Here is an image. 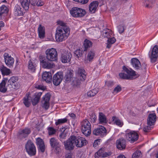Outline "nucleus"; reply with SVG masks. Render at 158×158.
Here are the masks:
<instances>
[{"mask_svg": "<svg viewBox=\"0 0 158 158\" xmlns=\"http://www.w3.org/2000/svg\"><path fill=\"white\" fill-rule=\"evenodd\" d=\"M86 142L87 141L84 138L72 135L64 142V144L66 150L71 151L73 149L75 146L81 148L86 145Z\"/></svg>", "mask_w": 158, "mask_h": 158, "instance_id": "nucleus-1", "label": "nucleus"}, {"mask_svg": "<svg viewBox=\"0 0 158 158\" xmlns=\"http://www.w3.org/2000/svg\"><path fill=\"white\" fill-rule=\"evenodd\" d=\"M59 26L58 27L55 34V38L57 42H62L66 39L69 36L70 30L69 27L61 21H57Z\"/></svg>", "mask_w": 158, "mask_h": 158, "instance_id": "nucleus-2", "label": "nucleus"}, {"mask_svg": "<svg viewBox=\"0 0 158 158\" xmlns=\"http://www.w3.org/2000/svg\"><path fill=\"white\" fill-rule=\"evenodd\" d=\"M77 77L74 78L73 80V84L75 86L80 85L81 81H84L86 77L85 70L82 68H79L77 72Z\"/></svg>", "mask_w": 158, "mask_h": 158, "instance_id": "nucleus-3", "label": "nucleus"}, {"mask_svg": "<svg viewBox=\"0 0 158 158\" xmlns=\"http://www.w3.org/2000/svg\"><path fill=\"white\" fill-rule=\"evenodd\" d=\"M45 54L46 58L49 61H55L57 60V53L55 48L48 49L45 52Z\"/></svg>", "mask_w": 158, "mask_h": 158, "instance_id": "nucleus-4", "label": "nucleus"}, {"mask_svg": "<svg viewBox=\"0 0 158 158\" xmlns=\"http://www.w3.org/2000/svg\"><path fill=\"white\" fill-rule=\"evenodd\" d=\"M81 131L85 136L89 135L91 132V127L90 123L87 119H85L81 122Z\"/></svg>", "mask_w": 158, "mask_h": 158, "instance_id": "nucleus-5", "label": "nucleus"}, {"mask_svg": "<svg viewBox=\"0 0 158 158\" xmlns=\"http://www.w3.org/2000/svg\"><path fill=\"white\" fill-rule=\"evenodd\" d=\"M125 136L126 139L131 143L136 141L139 137L137 132L134 131H127Z\"/></svg>", "mask_w": 158, "mask_h": 158, "instance_id": "nucleus-6", "label": "nucleus"}, {"mask_svg": "<svg viewBox=\"0 0 158 158\" xmlns=\"http://www.w3.org/2000/svg\"><path fill=\"white\" fill-rule=\"evenodd\" d=\"M27 152L31 156H35L36 153V147L33 143L30 140H28L25 145Z\"/></svg>", "mask_w": 158, "mask_h": 158, "instance_id": "nucleus-7", "label": "nucleus"}, {"mask_svg": "<svg viewBox=\"0 0 158 158\" xmlns=\"http://www.w3.org/2000/svg\"><path fill=\"white\" fill-rule=\"evenodd\" d=\"M71 15L75 17H81L84 16L86 14L85 10L82 9L75 7L73 8L70 10Z\"/></svg>", "mask_w": 158, "mask_h": 158, "instance_id": "nucleus-8", "label": "nucleus"}, {"mask_svg": "<svg viewBox=\"0 0 158 158\" xmlns=\"http://www.w3.org/2000/svg\"><path fill=\"white\" fill-rule=\"evenodd\" d=\"M40 65L44 68L51 69L53 67V63L48 61V60L44 56H40Z\"/></svg>", "mask_w": 158, "mask_h": 158, "instance_id": "nucleus-9", "label": "nucleus"}, {"mask_svg": "<svg viewBox=\"0 0 158 158\" xmlns=\"http://www.w3.org/2000/svg\"><path fill=\"white\" fill-rule=\"evenodd\" d=\"M63 74L62 72H58L55 74L52 78V82L54 85L57 86L60 85L63 79Z\"/></svg>", "mask_w": 158, "mask_h": 158, "instance_id": "nucleus-10", "label": "nucleus"}, {"mask_svg": "<svg viewBox=\"0 0 158 158\" xmlns=\"http://www.w3.org/2000/svg\"><path fill=\"white\" fill-rule=\"evenodd\" d=\"M106 130L104 127L102 126H99L94 129L93 133L95 135L103 137L106 135Z\"/></svg>", "mask_w": 158, "mask_h": 158, "instance_id": "nucleus-11", "label": "nucleus"}, {"mask_svg": "<svg viewBox=\"0 0 158 158\" xmlns=\"http://www.w3.org/2000/svg\"><path fill=\"white\" fill-rule=\"evenodd\" d=\"M50 97V94L47 93L43 97V100L42 101V106L46 110L48 109L49 107V101Z\"/></svg>", "mask_w": 158, "mask_h": 158, "instance_id": "nucleus-12", "label": "nucleus"}, {"mask_svg": "<svg viewBox=\"0 0 158 158\" xmlns=\"http://www.w3.org/2000/svg\"><path fill=\"white\" fill-rule=\"evenodd\" d=\"M4 57L6 65L9 67H12L14 62V59L11 56H9V54L6 53H5Z\"/></svg>", "mask_w": 158, "mask_h": 158, "instance_id": "nucleus-13", "label": "nucleus"}, {"mask_svg": "<svg viewBox=\"0 0 158 158\" xmlns=\"http://www.w3.org/2000/svg\"><path fill=\"white\" fill-rule=\"evenodd\" d=\"M18 80V77H12L8 80V85L10 88L13 89L17 88L18 86L17 81Z\"/></svg>", "mask_w": 158, "mask_h": 158, "instance_id": "nucleus-14", "label": "nucleus"}, {"mask_svg": "<svg viewBox=\"0 0 158 158\" xmlns=\"http://www.w3.org/2000/svg\"><path fill=\"white\" fill-rule=\"evenodd\" d=\"M109 154L105 151V148H101L95 154V158H102L108 156Z\"/></svg>", "mask_w": 158, "mask_h": 158, "instance_id": "nucleus-15", "label": "nucleus"}, {"mask_svg": "<svg viewBox=\"0 0 158 158\" xmlns=\"http://www.w3.org/2000/svg\"><path fill=\"white\" fill-rule=\"evenodd\" d=\"M117 147L118 149L122 150L125 149L126 146V141L123 138H120L116 141Z\"/></svg>", "mask_w": 158, "mask_h": 158, "instance_id": "nucleus-16", "label": "nucleus"}, {"mask_svg": "<svg viewBox=\"0 0 158 158\" xmlns=\"http://www.w3.org/2000/svg\"><path fill=\"white\" fill-rule=\"evenodd\" d=\"M30 130L28 128H25L20 131L18 133V137L21 139L27 137L31 133Z\"/></svg>", "mask_w": 158, "mask_h": 158, "instance_id": "nucleus-17", "label": "nucleus"}, {"mask_svg": "<svg viewBox=\"0 0 158 158\" xmlns=\"http://www.w3.org/2000/svg\"><path fill=\"white\" fill-rule=\"evenodd\" d=\"M158 56V48L157 46L155 45L152 49L151 56L150 57L151 61L152 63L155 62Z\"/></svg>", "mask_w": 158, "mask_h": 158, "instance_id": "nucleus-18", "label": "nucleus"}, {"mask_svg": "<svg viewBox=\"0 0 158 158\" xmlns=\"http://www.w3.org/2000/svg\"><path fill=\"white\" fill-rule=\"evenodd\" d=\"M123 69L125 73H126L129 79H131L133 77L135 76V72L131 69H128L125 66L123 67Z\"/></svg>", "mask_w": 158, "mask_h": 158, "instance_id": "nucleus-19", "label": "nucleus"}, {"mask_svg": "<svg viewBox=\"0 0 158 158\" xmlns=\"http://www.w3.org/2000/svg\"><path fill=\"white\" fill-rule=\"evenodd\" d=\"M156 120V116L155 113L150 114L147 119V124L148 125L152 126L154 124Z\"/></svg>", "mask_w": 158, "mask_h": 158, "instance_id": "nucleus-20", "label": "nucleus"}, {"mask_svg": "<svg viewBox=\"0 0 158 158\" xmlns=\"http://www.w3.org/2000/svg\"><path fill=\"white\" fill-rule=\"evenodd\" d=\"M50 143L52 147L55 148L56 150L60 149V145L58 140L54 138H52L50 140Z\"/></svg>", "mask_w": 158, "mask_h": 158, "instance_id": "nucleus-21", "label": "nucleus"}, {"mask_svg": "<svg viewBox=\"0 0 158 158\" xmlns=\"http://www.w3.org/2000/svg\"><path fill=\"white\" fill-rule=\"evenodd\" d=\"M72 57V55L70 53H65L62 55L60 59L63 63H68L70 61Z\"/></svg>", "mask_w": 158, "mask_h": 158, "instance_id": "nucleus-22", "label": "nucleus"}, {"mask_svg": "<svg viewBox=\"0 0 158 158\" xmlns=\"http://www.w3.org/2000/svg\"><path fill=\"white\" fill-rule=\"evenodd\" d=\"M131 64L134 69L136 70L140 69L141 65L139 61L136 58H133L131 60Z\"/></svg>", "mask_w": 158, "mask_h": 158, "instance_id": "nucleus-23", "label": "nucleus"}, {"mask_svg": "<svg viewBox=\"0 0 158 158\" xmlns=\"http://www.w3.org/2000/svg\"><path fill=\"white\" fill-rule=\"evenodd\" d=\"M43 80L46 82L49 83L51 82L52 80V76L51 72H44L42 75Z\"/></svg>", "mask_w": 158, "mask_h": 158, "instance_id": "nucleus-24", "label": "nucleus"}, {"mask_svg": "<svg viewBox=\"0 0 158 158\" xmlns=\"http://www.w3.org/2000/svg\"><path fill=\"white\" fill-rule=\"evenodd\" d=\"M37 61L36 60H30L28 63V68L29 70L32 72H34L37 66Z\"/></svg>", "mask_w": 158, "mask_h": 158, "instance_id": "nucleus-25", "label": "nucleus"}, {"mask_svg": "<svg viewBox=\"0 0 158 158\" xmlns=\"http://www.w3.org/2000/svg\"><path fill=\"white\" fill-rule=\"evenodd\" d=\"M36 143L38 146L39 150L42 152H44L45 151V146L43 140L40 138L36 139Z\"/></svg>", "mask_w": 158, "mask_h": 158, "instance_id": "nucleus-26", "label": "nucleus"}, {"mask_svg": "<svg viewBox=\"0 0 158 158\" xmlns=\"http://www.w3.org/2000/svg\"><path fill=\"white\" fill-rule=\"evenodd\" d=\"M158 0H146L144 2V6L145 7L151 8L156 3L158 5Z\"/></svg>", "mask_w": 158, "mask_h": 158, "instance_id": "nucleus-27", "label": "nucleus"}, {"mask_svg": "<svg viewBox=\"0 0 158 158\" xmlns=\"http://www.w3.org/2000/svg\"><path fill=\"white\" fill-rule=\"evenodd\" d=\"M98 5V3L97 1H94L91 2L89 6V9L90 12L92 13H95Z\"/></svg>", "mask_w": 158, "mask_h": 158, "instance_id": "nucleus-28", "label": "nucleus"}, {"mask_svg": "<svg viewBox=\"0 0 158 158\" xmlns=\"http://www.w3.org/2000/svg\"><path fill=\"white\" fill-rule=\"evenodd\" d=\"M14 14L15 16H22L23 15V12L21 7L16 5L14 8Z\"/></svg>", "mask_w": 158, "mask_h": 158, "instance_id": "nucleus-29", "label": "nucleus"}, {"mask_svg": "<svg viewBox=\"0 0 158 158\" xmlns=\"http://www.w3.org/2000/svg\"><path fill=\"white\" fill-rule=\"evenodd\" d=\"M99 120L100 123L102 125L106 124L108 122L106 116L102 112L99 113Z\"/></svg>", "mask_w": 158, "mask_h": 158, "instance_id": "nucleus-30", "label": "nucleus"}, {"mask_svg": "<svg viewBox=\"0 0 158 158\" xmlns=\"http://www.w3.org/2000/svg\"><path fill=\"white\" fill-rule=\"evenodd\" d=\"M92 45V43L90 40L86 39L84 42L83 47L84 51H86Z\"/></svg>", "mask_w": 158, "mask_h": 158, "instance_id": "nucleus-31", "label": "nucleus"}, {"mask_svg": "<svg viewBox=\"0 0 158 158\" xmlns=\"http://www.w3.org/2000/svg\"><path fill=\"white\" fill-rule=\"evenodd\" d=\"M38 30L39 37L41 39L44 38L45 35V28L44 27L42 26L41 24H40Z\"/></svg>", "mask_w": 158, "mask_h": 158, "instance_id": "nucleus-32", "label": "nucleus"}, {"mask_svg": "<svg viewBox=\"0 0 158 158\" xmlns=\"http://www.w3.org/2000/svg\"><path fill=\"white\" fill-rule=\"evenodd\" d=\"M23 100V102L25 105L27 107H29L31 104V97L28 95L24 98Z\"/></svg>", "mask_w": 158, "mask_h": 158, "instance_id": "nucleus-33", "label": "nucleus"}, {"mask_svg": "<svg viewBox=\"0 0 158 158\" xmlns=\"http://www.w3.org/2000/svg\"><path fill=\"white\" fill-rule=\"evenodd\" d=\"M30 3V0H23L21 2V5L25 10H28L29 8Z\"/></svg>", "mask_w": 158, "mask_h": 158, "instance_id": "nucleus-34", "label": "nucleus"}, {"mask_svg": "<svg viewBox=\"0 0 158 158\" xmlns=\"http://www.w3.org/2000/svg\"><path fill=\"white\" fill-rule=\"evenodd\" d=\"M0 69L3 75H8L10 73V69L3 66H1Z\"/></svg>", "mask_w": 158, "mask_h": 158, "instance_id": "nucleus-35", "label": "nucleus"}, {"mask_svg": "<svg viewBox=\"0 0 158 158\" xmlns=\"http://www.w3.org/2000/svg\"><path fill=\"white\" fill-rule=\"evenodd\" d=\"M112 119L116 125L119 127H122L123 125V122L116 117H113Z\"/></svg>", "mask_w": 158, "mask_h": 158, "instance_id": "nucleus-36", "label": "nucleus"}, {"mask_svg": "<svg viewBox=\"0 0 158 158\" xmlns=\"http://www.w3.org/2000/svg\"><path fill=\"white\" fill-rule=\"evenodd\" d=\"M108 39L106 47L109 48L111 47L112 44L115 42L116 39L114 37H112L108 38Z\"/></svg>", "mask_w": 158, "mask_h": 158, "instance_id": "nucleus-37", "label": "nucleus"}, {"mask_svg": "<svg viewBox=\"0 0 158 158\" xmlns=\"http://www.w3.org/2000/svg\"><path fill=\"white\" fill-rule=\"evenodd\" d=\"M103 35L104 37L107 38L110 37L112 36V31L109 29H107L103 33Z\"/></svg>", "mask_w": 158, "mask_h": 158, "instance_id": "nucleus-38", "label": "nucleus"}, {"mask_svg": "<svg viewBox=\"0 0 158 158\" xmlns=\"http://www.w3.org/2000/svg\"><path fill=\"white\" fill-rule=\"evenodd\" d=\"M6 82L4 80H3L0 83V91L3 93H5L7 90V88L6 87Z\"/></svg>", "mask_w": 158, "mask_h": 158, "instance_id": "nucleus-39", "label": "nucleus"}, {"mask_svg": "<svg viewBox=\"0 0 158 158\" xmlns=\"http://www.w3.org/2000/svg\"><path fill=\"white\" fill-rule=\"evenodd\" d=\"M98 89H95L88 92L87 93V95L89 97H93L98 93Z\"/></svg>", "mask_w": 158, "mask_h": 158, "instance_id": "nucleus-40", "label": "nucleus"}, {"mask_svg": "<svg viewBox=\"0 0 158 158\" xmlns=\"http://www.w3.org/2000/svg\"><path fill=\"white\" fill-rule=\"evenodd\" d=\"M95 52L93 50H91L89 52L87 56V57L88 60L89 61L92 60L95 56Z\"/></svg>", "mask_w": 158, "mask_h": 158, "instance_id": "nucleus-41", "label": "nucleus"}, {"mask_svg": "<svg viewBox=\"0 0 158 158\" xmlns=\"http://www.w3.org/2000/svg\"><path fill=\"white\" fill-rule=\"evenodd\" d=\"M8 11L7 8L5 5H2L0 7V16L4 13H7Z\"/></svg>", "mask_w": 158, "mask_h": 158, "instance_id": "nucleus-42", "label": "nucleus"}, {"mask_svg": "<svg viewBox=\"0 0 158 158\" xmlns=\"http://www.w3.org/2000/svg\"><path fill=\"white\" fill-rule=\"evenodd\" d=\"M142 156V153L139 150H137L132 155V158H139Z\"/></svg>", "mask_w": 158, "mask_h": 158, "instance_id": "nucleus-43", "label": "nucleus"}, {"mask_svg": "<svg viewBox=\"0 0 158 158\" xmlns=\"http://www.w3.org/2000/svg\"><path fill=\"white\" fill-rule=\"evenodd\" d=\"M72 76V73L69 71L66 73L64 77V78L66 81H69L71 80Z\"/></svg>", "mask_w": 158, "mask_h": 158, "instance_id": "nucleus-44", "label": "nucleus"}, {"mask_svg": "<svg viewBox=\"0 0 158 158\" xmlns=\"http://www.w3.org/2000/svg\"><path fill=\"white\" fill-rule=\"evenodd\" d=\"M48 133L49 135H52L55 134L56 130L54 128L49 127L48 128Z\"/></svg>", "mask_w": 158, "mask_h": 158, "instance_id": "nucleus-45", "label": "nucleus"}, {"mask_svg": "<svg viewBox=\"0 0 158 158\" xmlns=\"http://www.w3.org/2000/svg\"><path fill=\"white\" fill-rule=\"evenodd\" d=\"M67 121V119L65 118L63 119H58L55 123V124L56 125L64 123H66Z\"/></svg>", "mask_w": 158, "mask_h": 158, "instance_id": "nucleus-46", "label": "nucleus"}, {"mask_svg": "<svg viewBox=\"0 0 158 158\" xmlns=\"http://www.w3.org/2000/svg\"><path fill=\"white\" fill-rule=\"evenodd\" d=\"M74 54L77 57L79 58L82 55V50L80 49H77L74 52Z\"/></svg>", "mask_w": 158, "mask_h": 158, "instance_id": "nucleus-47", "label": "nucleus"}, {"mask_svg": "<svg viewBox=\"0 0 158 158\" xmlns=\"http://www.w3.org/2000/svg\"><path fill=\"white\" fill-rule=\"evenodd\" d=\"M122 90L121 88L120 85H118L115 87L114 89L113 93L116 94L120 92Z\"/></svg>", "mask_w": 158, "mask_h": 158, "instance_id": "nucleus-48", "label": "nucleus"}, {"mask_svg": "<svg viewBox=\"0 0 158 158\" xmlns=\"http://www.w3.org/2000/svg\"><path fill=\"white\" fill-rule=\"evenodd\" d=\"M127 75L125 73H121L119 74L120 78L124 79H129Z\"/></svg>", "mask_w": 158, "mask_h": 158, "instance_id": "nucleus-49", "label": "nucleus"}, {"mask_svg": "<svg viewBox=\"0 0 158 158\" xmlns=\"http://www.w3.org/2000/svg\"><path fill=\"white\" fill-rule=\"evenodd\" d=\"M118 31L121 34L123 32L124 30V26L123 25H119L117 27Z\"/></svg>", "mask_w": 158, "mask_h": 158, "instance_id": "nucleus-50", "label": "nucleus"}, {"mask_svg": "<svg viewBox=\"0 0 158 158\" xmlns=\"http://www.w3.org/2000/svg\"><path fill=\"white\" fill-rule=\"evenodd\" d=\"M90 118L92 122L94 123L96 120L97 117L94 114H92L90 115Z\"/></svg>", "mask_w": 158, "mask_h": 158, "instance_id": "nucleus-51", "label": "nucleus"}, {"mask_svg": "<svg viewBox=\"0 0 158 158\" xmlns=\"http://www.w3.org/2000/svg\"><path fill=\"white\" fill-rule=\"evenodd\" d=\"M39 99L35 97V98L33 100L31 99V102L33 105L35 106L39 102Z\"/></svg>", "mask_w": 158, "mask_h": 158, "instance_id": "nucleus-52", "label": "nucleus"}, {"mask_svg": "<svg viewBox=\"0 0 158 158\" xmlns=\"http://www.w3.org/2000/svg\"><path fill=\"white\" fill-rule=\"evenodd\" d=\"M105 85L108 87H110L114 85V83L113 81H108L106 82Z\"/></svg>", "mask_w": 158, "mask_h": 158, "instance_id": "nucleus-53", "label": "nucleus"}, {"mask_svg": "<svg viewBox=\"0 0 158 158\" xmlns=\"http://www.w3.org/2000/svg\"><path fill=\"white\" fill-rule=\"evenodd\" d=\"M66 134L64 132H62L60 135H59V137L60 139H65L66 138Z\"/></svg>", "mask_w": 158, "mask_h": 158, "instance_id": "nucleus-54", "label": "nucleus"}, {"mask_svg": "<svg viewBox=\"0 0 158 158\" xmlns=\"http://www.w3.org/2000/svg\"><path fill=\"white\" fill-rule=\"evenodd\" d=\"M148 126H145L143 127V131H144L145 132H148L150 130H151V127L149 125H148Z\"/></svg>", "mask_w": 158, "mask_h": 158, "instance_id": "nucleus-55", "label": "nucleus"}, {"mask_svg": "<svg viewBox=\"0 0 158 158\" xmlns=\"http://www.w3.org/2000/svg\"><path fill=\"white\" fill-rule=\"evenodd\" d=\"M44 4L43 2L41 0H38L37 2L36 1V6H43Z\"/></svg>", "mask_w": 158, "mask_h": 158, "instance_id": "nucleus-56", "label": "nucleus"}, {"mask_svg": "<svg viewBox=\"0 0 158 158\" xmlns=\"http://www.w3.org/2000/svg\"><path fill=\"white\" fill-rule=\"evenodd\" d=\"M69 116L73 119L74 120L76 119V116L73 113L69 114Z\"/></svg>", "mask_w": 158, "mask_h": 158, "instance_id": "nucleus-57", "label": "nucleus"}, {"mask_svg": "<svg viewBox=\"0 0 158 158\" xmlns=\"http://www.w3.org/2000/svg\"><path fill=\"white\" fill-rule=\"evenodd\" d=\"M35 88L39 89H43V86L41 85L36 84L35 85Z\"/></svg>", "mask_w": 158, "mask_h": 158, "instance_id": "nucleus-58", "label": "nucleus"}, {"mask_svg": "<svg viewBox=\"0 0 158 158\" xmlns=\"http://www.w3.org/2000/svg\"><path fill=\"white\" fill-rule=\"evenodd\" d=\"M141 67H142V69L143 70V72L145 73L146 70V65L145 64H143Z\"/></svg>", "mask_w": 158, "mask_h": 158, "instance_id": "nucleus-59", "label": "nucleus"}, {"mask_svg": "<svg viewBox=\"0 0 158 158\" xmlns=\"http://www.w3.org/2000/svg\"><path fill=\"white\" fill-rule=\"evenodd\" d=\"M42 93L41 92H39L37 94H35V97L37 98H38L39 99L40 98V97Z\"/></svg>", "mask_w": 158, "mask_h": 158, "instance_id": "nucleus-60", "label": "nucleus"}, {"mask_svg": "<svg viewBox=\"0 0 158 158\" xmlns=\"http://www.w3.org/2000/svg\"><path fill=\"white\" fill-rule=\"evenodd\" d=\"M148 106L149 107H151L152 106H155L156 105V103L154 102L153 103L151 104V101H149L148 102Z\"/></svg>", "mask_w": 158, "mask_h": 158, "instance_id": "nucleus-61", "label": "nucleus"}, {"mask_svg": "<svg viewBox=\"0 0 158 158\" xmlns=\"http://www.w3.org/2000/svg\"><path fill=\"white\" fill-rule=\"evenodd\" d=\"M36 1H35V0L32 1L31 2V4L33 6H36Z\"/></svg>", "mask_w": 158, "mask_h": 158, "instance_id": "nucleus-62", "label": "nucleus"}, {"mask_svg": "<svg viewBox=\"0 0 158 158\" xmlns=\"http://www.w3.org/2000/svg\"><path fill=\"white\" fill-rule=\"evenodd\" d=\"M99 142V141L98 140H96L94 143V144H93V146L95 148V147H97V146L98 145V142Z\"/></svg>", "mask_w": 158, "mask_h": 158, "instance_id": "nucleus-63", "label": "nucleus"}, {"mask_svg": "<svg viewBox=\"0 0 158 158\" xmlns=\"http://www.w3.org/2000/svg\"><path fill=\"white\" fill-rule=\"evenodd\" d=\"M72 156L71 154H67L65 156V158H71Z\"/></svg>", "mask_w": 158, "mask_h": 158, "instance_id": "nucleus-64", "label": "nucleus"}]
</instances>
